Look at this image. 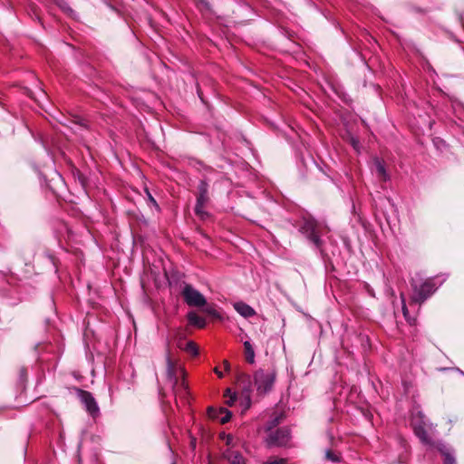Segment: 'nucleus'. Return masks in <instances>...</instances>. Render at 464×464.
I'll return each mask as SVG.
<instances>
[{
  "mask_svg": "<svg viewBox=\"0 0 464 464\" xmlns=\"http://www.w3.org/2000/svg\"><path fill=\"white\" fill-rule=\"evenodd\" d=\"M223 364H224V367H225L226 371H229L230 370V363L227 361H224Z\"/></svg>",
  "mask_w": 464,
  "mask_h": 464,
  "instance_id": "30",
  "label": "nucleus"
},
{
  "mask_svg": "<svg viewBox=\"0 0 464 464\" xmlns=\"http://www.w3.org/2000/svg\"><path fill=\"white\" fill-rule=\"evenodd\" d=\"M177 366L171 360L169 354L167 356V372L168 377L173 383V390L176 394L183 395L187 392L188 384L184 380L179 381L177 376Z\"/></svg>",
  "mask_w": 464,
  "mask_h": 464,
  "instance_id": "4",
  "label": "nucleus"
},
{
  "mask_svg": "<svg viewBox=\"0 0 464 464\" xmlns=\"http://www.w3.org/2000/svg\"><path fill=\"white\" fill-rule=\"evenodd\" d=\"M185 343H184V341L181 338H179L177 345L179 349L184 350Z\"/></svg>",
  "mask_w": 464,
  "mask_h": 464,
  "instance_id": "29",
  "label": "nucleus"
},
{
  "mask_svg": "<svg viewBox=\"0 0 464 464\" xmlns=\"http://www.w3.org/2000/svg\"><path fill=\"white\" fill-rule=\"evenodd\" d=\"M284 420V414H277L274 416L270 420L266 423V431H273V429L279 425Z\"/></svg>",
  "mask_w": 464,
  "mask_h": 464,
  "instance_id": "19",
  "label": "nucleus"
},
{
  "mask_svg": "<svg viewBox=\"0 0 464 464\" xmlns=\"http://www.w3.org/2000/svg\"><path fill=\"white\" fill-rule=\"evenodd\" d=\"M253 382L251 376L246 372H238L237 375V385L241 390L242 396L246 401L247 407L251 403V392Z\"/></svg>",
  "mask_w": 464,
  "mask_h": 464,
  "instance_id": "6",
  "label": "nucleus"
},
{
  "mask_svg": "<svg viewBox=\"0 0 464 464\" xmlns=\"http://www.w3.org/2000/svg\"><path fill=\"white\" fill-rule=\"evenodd\" d=\"M234 308L239 314H241L245 318L251 317L256 314L255 310L250 305L244 302L235 303Z\"/></svg>",
  "mask_w": 464,
  "mask_h": 464,
  "instance_id": "15",
  "label": "nucleus"
},
{
  "mask_svg": "<svg viewBox=\"0 0 464 464\" xmlns=\"http://www.w3.org/2000/svg\"><path fill=\"white\" fill-rule=\"evenodd\" d=\"M203 312L206 313L207 314H208L209 316H211L213 319H216V320H221V314L216 309V305L211 304H208L207 303V304H205L203 306Z\"/></svg>",
  "mask_w": 464,
  "mask_h": 464,
  "instance_id": "18",
  "label": "nucleus"
},
{
  "mask_svg": "<svg viewBox=\"0 0 464 464\" xmlns=\"http://www.w3.org/2000/svg\"><path fill=\"white\" fill-rule=\"evenodd\" d=\"M324 459L326 460H329V461L334 462V463H339V462L342 461L341 455L338 454V453H335L332 450H327L325 451Z\"/></svg>",
  "mask_w": 464,
  "mask_h": 464,
  "instance_id": "22",
  "label": "nucleus"
},
{
  "mask_svg": "<svg viewBox=\"0 0 464 464\" xmlns=\"http://www.w3.org/2000/svg\"><path fill=\"white\" fill-rule=\"evenodd\" d=\"M181 295L188 306L203 307L207 304V300L204 295L189 284L184 285Z\"/></svg>",
  "mask_w": 464,
  "mask_h": 464,
  "instance_id": "3",
  "label": "nucleus"
},
{
  "mask_svg": "<svg viewBox=\"0 0 464 464\" xmlns=\"http://www.w3.org/2000/svg\"><path fill=\"white\" fill-rule=\"evenodd\" d=\"M373 165H374V170H375L378 178L380 179V180L387 181L390 177L386 171L384 161L379 158H375L374 161H373Z\"/></svg>",
  "mask_w": 464,
  "mask_h": 464,
  "instance_id": "13",
  "label": "nucleus"
},
{
  "mask_svg": "<svg viewBox=\"0 0 464 464\" xmlns=\"http://www.w3.org/2000/svg\"><path fill=\"white\" fill-rule=\"evenodd\" d=\"M184 351L189 353L192 356H196L198 354V347L197 343L193 341H188L185 343Z\"/></svg>",
  "mask_w": 464,
  "mask_h": 464,
  "instance_id": "21",
  "label": "nucleus"
},
{
  "mask_svg": "<svg viewBox=\"0 0 464 464\" xmlns=\"http://www.w3.org/2000/svg\"><path fill=\"white\" fill-rule=\"evenodd\" d=\"M194 3L201 12H208L210 10V5L207 0H194Z\"/></svg>",
  "mask_w": 464,
  "mask_h": 464,
  "instance_id": "23",
  "label": "nucleus"
},
{
  "mask_svg": "<svg viewBox=\"0 0 464 464\" xmlns=\"http://www.w3.org/2000/svg\"><path fill=\"white\" fill-rule=\"evenodd\" d=\"M290 440V430L286 427L271 431L268 436V443L275 446H285Z\"/></svg>",
  "mask_w": 464,
  "mask_h": 464,
  "instance_id": "8",
  "label": "nucleus"
},
{
  "mask_svg": "<svg viewBox=\"0 0 464 464\" xmlns=\"http://www.w3.org/2000/svg\"><path fill=\"white\" fill-rule=\"evenodd\" d=\"M150 200L153 201L154 203H156V201L154 200V198L151 196H150Z\"/></svg>",
  "mask_w": 464,
  "mask_h": 464,
  "instance_id": "36",
  "label": "nucleus"
},
{
  "mask_svg": "<svg viewBox=\"0 0 464 464\" xmlns=\"http://www.w3.org/2000/svg\"><path fill=\"white\" fill-rule=\"evenodd\" d=\"M231 440H232V438L228 436L227 437V444L229 445Z\"/></svg>",
  "mask_w": 464,
  "mask_h": 464,
  "instance_id": "34",
  "label": "nucleus"
},
{
  "mask_svg": "<svg viewBox=\"0 0 464 464\" xmlns=\"http://www.w3.org/2000/svg\"><path fill=\"white\" fill-rule=\"evenodd\" d=\"M435 449L440 453L443 458V464H456V458L453 450L444 445L443 443L438 442Z\"/></svg>",
  "mask_w": 464,
  "mask_h": 464,
  "instance_id": "12",
  "label": "nucleus"
},
{
  "mask_svg": "<svg viewBox=\"0 0 464 464\" xmlns=\"http://www.w3.org/2000/svg\"><path fill=\"white\" fill-rule=\"evenodd\" d=\"M402 313H403V315L405 317V319L411 324H414L415 322V319L414 318H411L409 317V311H408V308L406 306V304L403 303V305H402Z\"/></svg>",
  "mask_w": 464,
  "mask_h": 464,
  "instance_id": "25",
  "label": "nucleus"
},
{
  "mask_svg": "<svg viewBox=\"0 0 464 464\" xmlns=\"http://www.w3.org/2000/svg\"><path fill=\"white\" fill-rule=\"evenodd\" d=\"M188 321L189 324L198 328L203 329L206 326V320L199 316L196 312L191 311L187 314Z\"/></svg>",
  "mask_w": 464,
  "mask_h": 464,
  "instance_id": "16",
  "label": "nucleus"
},
{
  "mask_svg": "<svg viewBox=\"0 0 464 464\" xmlns=\"http://www.w3.org/2000/svg\"><path fill=\"white\" fill-rule=\"evenodd\" d=\"M328 436H329L330 442L333 445L334 441V437L332 433H329Z\"/></svg>",
  "mask_w": 464,
  "mask_h": 464,
  "instance_id": "33",
  "label": "nucleus"
},
{
  "mask_svg": "<svg viewBox=\"0 0 464 464\" xmlns=\"http://www.w3.org/2000/svg\"><path fill=\"white\" fill-rule=\"evenodd\" d=\"M236 400H237V396H236V394H234V395H230L229 400H227V401H226V403H227L228 406H232V405L234 404V402L236 401Z\"/></svg>",
  "mask_w": 464,
  "mask_h": 464,
  "instance_id": "28",
  "label": "nucleus"
},
{
  "mask_svg": "<svg viewBox=\"0 0 464 464\" xmlns=\"http://www.w3.org/2000/svg\"><path fill=\"white\" fill-rule=\"evenodd\" d=\"M230 395H233V394L231 393V390H230L229 388H227V389L225 391L224 396H225V397H228V396L230 397Z\"/></svg>",
  "mask_w": 464,
  "mask_h": 464,
  "instance_id": "32",
  "label": "nucleus"
},
{
  "mask_svg": "<svg viewBox=\"0 0 464 464\" xmlns=\"http://www.w3.org/2000/svg\"><path fill=\"white\" fill-rule=\"evenodd\" d=\"M414 434L418 437V439L424 445L431 446L433 448L436 447L438 442H435L432 438L429 435L428 431L425 429L424 423L420 422L419 424L413 425Z\"/></svg>",
  "mask_w": 464,
  "mask_h": 464,
  "instance_id": "11",
  "label": "nucleus"
},
{
  "mask_svg": "<svg viewBox=\"0 0 464 464\" xmlns=\"http://www.w3.org/2000/svg\"><path fill=\"white\" fill-rule=\"evenodd\" d=\"M205 207L206 206H195L194 208L196 216L203 221L210 218V214L204 209Z\"/></svg>",
  "mask_w": 464,
  "mask_h": 464,
  "instance_id": "20",
  "label": "nucleus"
},
{
  "mask_svg": "<svg viewBox=\"0 0 464 464\" xmlns=\"http://www.w3.org/2000/svg\"><path fill=\"white\" fill-rule=\"evenodd\" d=\"M77 393L81 402L84 404L88 413L92 417H96L100 412V408L92 394L90 392L82 389H77Z\"/></svg>",
  "mask_w": 464,
  "mask_h": 464,
  "instance_id": "7",
  "label": "nucleus"
},
{
  "mask_svg": "<svg viewBox=\"0 0 464 464\" xmlns=\"http://www.w3.org/2000/svg\"><path fill=\"white\" fill-rule=\"evenodd\" d=\"M214 371H215V372L218 374V376L219 378H222V377H223V373H222V372H220V371L218 370V368H217V367H216V368L214 369Z\"/></svg>",
  "mask_w": 464,
  "mask_h": 464,
  "instance_id": "31",
  "label": "nucleus"
},
{
  "mask_svg": "<svg viewBox=\"0 0 464 464\" xmlns=\"http://www.w3.org/2000/svg\"><path fill=\"white\" fill-rule=\"evenodd\" d=\"M435 291V285L431 280H427L420 286H414V293L411 296V303L422 304Z\"/></svg>",
  "mask_w": 464,
  "mask_h": 464,
  "instance_id": "5",
  "label": "nucleus"
},
{
  "mask_svg": "<svg viewBox=\"0 0 464 464\" xmlns=\"http://www.w3.org/2000/svg\"><path fill=\"white\" fill-rule=\"evenodd\" d=\"M277 370L276 366L261 367L253 374L254 385L259 396L271 392L276 381Z\"/></svg>",
  "mask_w": 464,
  "mask_h": 464,
  "instance_id": "1",
  "label": "nucleus"
},
{
  "mask_svg": "<svg viewBox=\"0 0 464 464\" xmlns=\"http://www.w3.org/2000/svg\"><path fill=\"white\" fill-rule=\"evenodd\" d=\"M18 374L21 384H24L27 382V368L25 366H20L18 369Z\"/></svg>",
  "mask_w": 464,
  "mask_h": 464,
  "instance_id": "24",
  "label": "nucleus"
},
{
  "mask_svg": "<svg viewBox=\"0 0 464 464\" xmlns=\"http://www.w3.org/2000/svg\"><path fill=\"white\" fill-rule=\"evenodd\" d=\"M299 232L304 235L316 246H321L320 226L315 219L312 218H304L299 227Z\"/></svg>",
  "mask_w": 464,
  "mask_h": 464,
  "instance_id": "2",
  "label": "nucleus"
},
{
  "mask_svg": "<svg viewBox=\"0 0 464 464\" xmlns=\"http://www.w3.org/2000/svg\"><path fill=\"white\" fill-rule=\"evenodd\" d=\"M222 457L229 464H246L244 457L238 451L227 450L223 452Z\"/></svg>",
  "mask_w": 464,
  "mask_h": 464,
  "instance_id": "14",
  "label": "nucleus"
},
{
  "mask_svg": "<svg viewBox=\"0 0 464 464\" xmlns=\"http://www.w3.org/2000/svg\"><path fill=\"white\" fill-rule=\"evenodd\" d=\"M78 180H79V182L81 183V185H82V187H85V186H86L87 179H86V178L83 176V174H82V173H79V174H78Z\"/></svg>",
  "mask_w": 464,
  "mask_h": 464,
  "instance_id": "27",
  "label": "nucleus"
},
{
  "mask_svg": "<svg viewBox=\"0 0 464 464\" xmlns=\"http://www.w3.org/2000/svg\"><path fill=\"white\" fill-rule=\"evenodd\" d=\"M150 200L153 201L154 203H156V201L154 200V198L151 196H150Z\"/></svg>",
  "mask_w": 464,
  "mask_h": 464,
  "instance_id": "35",
  "label": "nucleus"
},
{
  "mask_svg": "<svg viewBox=\"0 0 464 464\" xmlns=\"http://www.w3.org/2000/svg\"><path fill=\"white\" fill-rule=\"evenodd\" d=\"M264 464H286L285 459H274L266 461Z\"/></svg>",
  "mask_w": 464,
  "mask_h": 464,
  "instance_id": "26",
  "label": "nucleus"
},
{
  "mask_svg": "<svg viewBox=\"0 0 464 464\" xmlns=\"http://www.w3.org/2000/svg\"><path fill=\"white\" fill-rule=\"evenodd\" d=\"M208 415L212 420H218L220 423L225 424L228 422L232 417V413L227 408H208Z\"/></svg>",
  "mask_w": 464,
  "mask_h": 464,
  "instance_id": "10",
  "label": "nucleus"
},
{
  "mask_svg": "<svg viewBox=\"0 0 464 464\" xmlns=\"http://www.w3.org/2000/svg\"><path fill=\"white\" fill-rule=\"evenodd\" d=\"M209 185L208 183L201 179L197 186L196 195V205L195 206H207L210 201L209 196Z\"/></svg>",
  "mask_w": 464,
  "mask_h": 464,
  "instance_id": "9",
  "label": "nucleus"
},
{
  "mask_svg": "<svg viewBox=\"0 0 464 464\" xmlns=\"http://www.w3.org/2000/svg\"><path fill=\"white\" fill-rule=\"evenodd\" d=\"M244 355L247 363L253 364L255 362V351L248 341L244 342Z\"/></svg>",
  "mask_w": 464,
  "mask_h": 464,
  "instance_id": "17",
  "label": "nucleus"
},
{
  "mask_svg": "<svg viewBox=\"0 0 464 464\" xmlns=\"http://www.w3.org/2000/svg\"><path fill=\"white\" fill-rule=\"evenodd\" d=\"M173 464H175V463H173Z\"/></svg>",
  "mask_w": 464,
  "mask_h": 464,
  "instance_id": "37",
  "label": "nucleus"
}]
</instances>
